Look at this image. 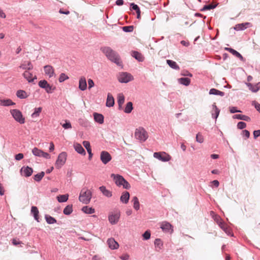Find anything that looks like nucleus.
I'll list each match as a JSON object with an SVG mask.
<instances>
[{
    "label": "nucleus",
    "mask_w": 260,
    "mask_h": 260,
    "mask_svg": "<svg viewBox=\"0 0 260 260\" xmlns=\"http://www.w3.org/2000/svg\"><path fill=\"white\" fill-rule=\"evenodd\" d=\"M209 94L220 95L221 96H223L224 95V92L221 91H220L218 89H216L215 88H211L209 90Z\"/></svg>",
    "instance_id": "obj_33"
},
{
    "label": "nucleus",
    "mask_w": 260,
    "mask_h": 260,
    "mask_svg": "<svg viewBox=\"0 0 260 260\" xmlns=\"http://www.w3.org/2000/svg\"><path fill=\"white\" fill-rule=\"evenodd\" d=\"M100 190L104 196L107 198H110L112 196L111 191L108 190L105 186H101L99 187Z\"/></svg>",
    "instance_id": "obj_22"
},
{
    "label": "nucleus",
    "mask_w": 260,
    "mask_h": 260,
    "mask_svg": "<svg viewBox=\"0 0 260 260\" xmlns=\"http://www.w3.org/2000/svg\"><path fill=\"white\" fill-rule=\"evenodd\" d=\"M246 85L252 92H256L259 90L257 83L252 84L250 83H246Z\"/></svg>",
    "instance_id": "obj_30"
},
{
    "label": "nucleus",
    "mask_w": 260,
    "mask_h": 260,
    "mask_svg": "<svg viewBox=\"0 0 260 260\" xmlns=\"http://www.w3.org/2000/svg\"><path fill=\"white\" fill-rule=\"evenodd\" d=\"M21 175L24 176L26 177H29L31 175L33 170L31 168L27 167H23L20 169V171Z\"/></svg>",
    "instance_id": "obj_14"
},
{
    "label": "nucleus",
    "mask_w": 260,
    "mask_h": 260,
    "mask_svg": "<svg viewBox=\"0 0 260 260\" xmlns=\"http://www.w3.org/2000/svg\"><path fill=\"white\" fill-rule=\"evenodd\" d=\"M132 55L136 59L139 61H143L144 60V57L141 53L136 51H133L132 52Z\"/></svg>",
    "instance_id": "obj_28"
},
{
    "label": "nucleus",
    "mask_w": 260,
    "mask_h": 260,
    "mask_svg": "<svg viewBox=\"0 0 260 260\" xmlns=\"http://www.w3.org/2000/svg\"><path fill=\"white\" fill-rule=\"evenodd\" d=\"M10 113L14 119L20 124L25 123V118L23 117L21 112L17 109H13L10 111Z\"/></svg>",
    "instance_id": "obj_5"
},
{
    "label": "nucleus",
    "mask_w": 260,
    "mask_h": 260,
    "mask_svg": "<svg viewBox=\"0 0 260 260\" xmlns=\"http://www.w3.org/2000/svg\"><path fill=\"white\" fill-rule=\"evenodd\" d=\"M230 111L231 113H235L237 112H241L240 110L237 109L236 107H231L230 108Z\"/></svg>",
    "instance_id": "obj_58"
},
{
    "label": "nucleus",
    "mask_w": 260,
    "mask_h": 260,
    "mask_svg": "<svg viewBox=\"0 0 260 260\" xmlns=\"http://www.w3.org/2000/svg\"><path fill=\"white\" fill-rule=\"evenodd\" d=\"M130 6L131 9L135 10V11H136V10H138V9H139L138 6L134 3H131Z\"/></svg>",
    "instance_id": "obj_60"
},
{
    "label": "nucleus",
    "mask_w": 260,
    "mask_h": 260,
    "mask_svg": "<svg viewBox=\"0 0 260 260\" xmlns=\"http://www.w3.org/2000/svg\"><path fill=\"white\" fill-rule=\"evenodd\" d=\"M121 186L123 188L128 189L131 188L129 183L125 179Z\"/></svg>",
    "instance_id": "obj_57"
},
{
    "label": "nucleus",
    "mask_w": 260,
    "mask_h": 260,
    "mask_svg": "<svg viewBox=\"0 0 260 260\" xmlns=\"http://www.w3.org/2000/svg\"><path fill=\"white\" fill-rule=\"evenodd\" d=\"M160 228L164 232L172 233L173 232L172 225L168 222L164 221L161 223Z\"/></svg>",
    "instance_id": "obj_12"
},
{
    "label": "nucleus",
    "mask_w": 260,
    "mask_h": 260,
    "mask_svg": "<svg viewBox=\"0 0 260 260\" xmlns=\"http://www.w3.org/2000/svg\"><path fill=\"white\" fill-rule=\"evenodd\" d=\"M135 134L136 138L140 142H145L148 138L147 131L142 127L137 128Z\"/></svg>",
    "instance_id": "obj_4"
},
{
    "label": "nucleus",
    "mask_w": 260,
    "mask_h": 260,
    "mask_svg": "<svg viewBox=\"0 0 260 260\" xmlns=\"http://www.w3.org/2000/svg\"><path fill=\"white\" fill-rule=\"evenodd\" d=\"M167 63L170 67L174 70H179L180 69L179 66L173 60L168 59L167 60Z\"/></svg>",
    "instance_id": "obj_32"
},
{
    "label": "nucleus",
    "mask_w": 260,
    "mask_h": 260,
    "mask_svg": "<svg viewBox=\"0 0 260 260\" xmlns=\"http://www.w3.org/2000/svg\"><path fill=\"white\" fill-rule=\"evenodd\" d=\"M91 197V191L87 188H83L80 191L79 200L82 203L88 204L89 203Z\"/></svg>",
    "instance_id": "obj_2"
},
{
    "label": "nucleus",
    "mask_w": 260,
    "mask_h": 260,
    "mask_svg": "<svg viewBox=\"0 0 260 260\" xmlns=\"http://www.w3.org/2000/svg\"><path fill=\"white\" fill-rule=\"evenodd\" d=\"M122 29L123 31L126 32H132L134 30V26L133 25H129V26H123L122 27Z\"/></svg>",
    "instance_id": "obj_49"
},
{
    "label": "nucleus",
    "mask_w": 260,
    "mask_h": 260,
    "mask_svg": "<svg viewBox=\"0 0 260 260\" xmlns=\"http://www.w3.org/2000/svg\"><path fill=\"white\" fill-rule=\"evenodd\" d=\"M23 154L22 153H18L16 154L15 156V158L16 160H20L23 158Z\"/></svg>",
    "instance_id": "obj_59"
},
{
    "label": "nucleus",
    "mask_w": 260,
    "mask_h": 260,
    "mask_svg": "<svg viewBox=\"0 0 260 260\" xmlns=\"http://www.w3.org/2000/svg\"><path fill=\"white\" fill-rule=\"evenodd\" d=\"M252 105L254 106L256 110L260 113V104L257 102L253 101L252 102Z\"/></svg>",
    "instance_id": "obj_56"
},
{
    "label": "nucleus",
    "mask_w": 260,
    "mask_h": 260,
    "mask_svg": "<svg viewBox=\"0 0 260 260\" xmlns=\"http://www.w3.org/2000/svg\"><path fill=\"white\" fill-rule=\"evenodd\" d=\"M74 147L75 151L78 153L83 155L86 154V152L81 144L76 143L74 144Z\"/></svg>",
    "instance_id": "obj_23"
},
{
    "label": "nucleus",
    "mask_w": 260,
    "mask_h": 260,
    "mask_svg": "<svg viewBox=\"0 0 260 260\" xmlns=\"http://www.w3.org/2000/svg\"><path fill=\"white\" fill-rule=\"evenodd\" d=\"M39 86L45 90L48 93H51L55 89V87L51 86L45 80H40L39 82Z\"/></svg>",
    "instance_id": "obj_8"
},
{
    "label": "nucleus",
    "mask_w": 260,
    "mask_h": 260,
    "mask_svg": "<svg viewBox=\"0 0 260 260\" xmlns=\"http://www.w3.org/2000/svg\"><path fill=\"white\" fill-rule=\"evenodd\" d=\"M124 96L122 93H119L118 95V104L120 108L124 102Z\"/></svg>",
    "instance_id": "obj_43"
},
{
    "label": "nucleus",
    "mask_w": 260,
    "mask_h": 260,
    "mask_svg": "<svg viewBox=\"0 0 260 260\" xmlns=\"http://www.w3.org/2000/svg\"><path fill=\"white\" fill-rule=\"evenodd\" d=\"M153 157L163 162H167L171 159V156L166 152H154Z\"/></svg>",
    "instance_id": "obj_10"
},
{
    "label": "nucleus",
    "mask_w": 260,
    "mask_h": 260,
    "mask_svg": "<svg viewBox=\"0 0 260 260\" xmlns=\"http://www.w3.org/2000/svg\"><path fill=\"white\" fill-rule=\"evenodd\" d=\"M212 109L211 111L212 117L216 120L219 116L220 110L217 107L215 103L212 105Z\"/></svg>",
    "instance_id": "obj_19"
},
{
    "label": "nucleus",
    "mask_w": 260,
    "mask_h": 260,
    "mask_svg": "<svg viewBox=\"0 0 260 260\" xmlns=\"http://www.w3.org/2000/svg\"><path fill=\"white\" fill-rule=\"evenodd\" d=\"M83 144L84 146V147L86 148V149L87 150V151L88 152V150L89 151L91 150V148L90 147V143L88 142V141H83Z\"/></svg>",
    "instance_id": "obj_54"
},
{
    "label": "nucleus",
    "mask_w": 260,
    "mask_h": 260,
    "mask_svg": "<svg viewBox=\"0 0 260 260\" xmlns=\"http://www.w3.org/2000/svg\"><path fill=\"white\" fill-rule=\"evenodd\" d=\"M45 173L41 172L34 176V180L37 182L40 181L43 177L44 176Z\"/></svg>",
    "instance_id": "obj_46"
},
{
    "label": "nucleus",
    "mask_w": 260,
    "mask_h": 260,
    "mask_svg": "<svg viewBox=\"0 0 260 260\" xmlns=\"http://www.w3.org/2000/svg\"><path fill=\"white\" fill-rule=\"evenodd\" d=\"M151 236L150 232L148 231H146L144 232V233L143 234V237L144 240H148L150 239Z\"/></svg>",
    "instance_id": "obj_55"
},
{
    "label": "nucleus",
    "mask_w": 260,
    "mask_h": 260,
    "mask_svg": "<svg viewBox=\"0 0 260 260\" xmlns=\"http://www.w3.org/2000/svg\"><path fill=\"white\" fill-rule=\"evenodd\" d=\"M31 213L33 215V216L36 220L38 222H40L39 217V210L37 207L32 206L31 208Z\"/></svg>",
    "instance_id": "obj_27"
},
{
    "label": "nucleus",
    "mask_w": 260,
    "mask_h": 260,
    "mask_svg": "<svg viewBox=\"0 0 260 260\" xmlns=\"http://www.w3.org/2000/svg\"><path fill=\"white\" fill-rule=\"evenodd\" d=\"M132 202H133V207L136 210H138L140 209V204L138 198L136 196L134 197L132 199Z\"/></svg>",
    "instance_id": "obj_34"
},
{
    "label": "nucleus",
    "mask_w": 260,
    "mask_h": 260,
    "mask_svg": "<svg viewBox=\"0 0 260 260\" xmlns=\"http://www.w3.org/2000/svg\"><path fill=\"white\" fill-rule=\"evenodd\" d=\"M23 76L28 82H31L34 81V79H32V74L27 71H25L24 72Z\"/></svg>",
    "instance_id": "obj_37"
},
{
    "label": "nucleus",
    "mask_w": 260,
    "mask_h": 260,
    "mask_svg": "<svg viewBox=\"0 0 260 260\" xmlns=\"http://www.w3.org/2000/svg\"><path fill=\"white\" fill-rule=\"evenodd\" d=\"M133 109V103L131 102H129L126 104L124 111L126 113H130Z\"/></svg>",
    "instance_id": "obj_42"
},
{
    "label": "nucleus",
    "mask_w": 260,
    "mask_h": 260,
    "mask_svg": "<svg viewBox=\"0 0 260 260\" xmlns=\"http://www.w3.org/2000/svg\"><path fill=\"white\" fill-rule=\"evenodd\" d=\"M216 7H217V5L210 4V5H205L203 7V8L201 9V11H206V10H209L213 9L215 8Z\"/></svg>",
    "instance_id": "obj_48"
},
{
    "label": "nucleus",
    "mask_w": 260,
    "mask_h": 260,
    "mask_svg": "<svg viewBox=\"0 0 260 260\" xmlns=\"http://www.w3.org/2000/svg\"><path fill=\"white\" fill-rule=\"evenodd\" d=\"M45 74L48 75L49 78L53 76L54 75V71L53 67L50 65H46L44 67Z\"/></svg>",
    "instance_id": "obj_17"
},
{
    "label": "nucleus",
    "mask_w": 260,
    "mask_h": 260,
    "mask_svg": "<svg viewBox=\"0 0 260 260\" xmlns=\"http://www.w3.org/2000/svg\"><path fill=\"white\" fill-rule=\"evenodd\" d=\"M64 129H69L72 128V125L69 121L66 120V122L62 125Z\"/></svg>",
    "instance_id": "obj_53"
},
{
    "label": "nucleus",
    "mask_w": 260,
    "mask_h": 260,
    "mask_svg": "<svg viewBox=\"0 0 260 260\" xmlns=\"http://www.w3.org/2000/svg\"><path fill=\"white\" fill-rule=\"evenodd\" d=\"M107 244L109 248L111 249H116L119 247L118 243L114 240V238H110L107 240Z\"/></svg>",
    "instance_id": "obj_16"
},
{
    "label": "nucleus",
    "mask_w": 260,
    "mask_h": 260,
    "mask_svg": "<svg viewBox=\"0 0 260 260\" xmlns=\"http://www.w3.org/2000/svg\"><path fill=\"white\" fill-rule=\"evenodd\" d=\"M93 117L95 121L99 124H102L104 122V116L102 114L98 113H93Z\"/></svg>",
    "instance_id": "obj_25"
},
{
    "label": "nucleus",
    "mask_w": 260,
    "mask_h": 260,
    "mask_svg": "<svg viewBox=\"0 0 260 260\" xmlns=\"http://www.w3.org/2000/svg\"><path fill=\"white\" fill-rule=\"evenodd\" d=\"M233 118L234 119H240L246 121H250L251 120L249 116L242 114H235L233 115Z\"/></svg>",
    "instance_id": "obj_29"
},
{
    "label": "nucleus",
    "mask_w": 260,
    "mask_h": 260,
    "mask_svg": "<svg viewBox=\"0 0 260 260\" xmlns=\"http://www.w3.org/2000/svg\"><path fill=\"white\" fill-rule=\"evenodd\" d=\"M73 212L72 205H68L63 209V213L64 214L69 215H70Z\"/></svg>",
    "instance_id": "obj_38"
},
{
    "label": "nucleus",
    "mask_w": 260,
    "mask_h": 260,
    "mask_svg": "<svg viewBox=\"0 0 260 260\" xmlns=\"http://www.w3.org/2000/svg\"><path fill=\"white\" fill-rule=\"evenodd\" d=\"M225 49L228 51L229 52L231 53L232 54H233L237 58H239L240 60H241V61L244 60V58L242 56V55L239 52L234 50V49L231 48H225Z\"/></svg>",
    "instance_id": "obj_21"
},
{
    "label": "nucleus",
    "mask_w": 260,
    "mask_h": 260,
    "mask_svg": "<svg viewBox=\"0 0 260 260\" xmlns=\"http://www.w3.org/2000/svg\"><path fill=\"white\" fill-rule=\"evenodd\" d=\"M154 245L157 251L161 250L163 246V242L159 238H157L154 241Z\"/></svg>",
    "instance_id": "obj_31"
},
{
    "label": "nucleus",
    "mask_w": 260,
    "mask_h": 260,
    "mask_svg": "<svg viewBox=\"0 0 260 260\" xmlns=\"http://www.w3.org/2000/svg\"><path fill=\"white\" fill-rule=\"evenodd\" d=\"M260 136V130H256L253 132V137L254 139L257 138Z\"/></svg>",
    "instance_id": "obj_63"
},
{
    "label": "nucleus",
    "mask_w": 260,
    "mask_h": 260,
    "mask_svg": "<svg viewBox=\"0 0 260 260\" xmlns=\"http://www.w3.org/2000/svg\"><path fill=\"white\" fill-rule=\"evenodd\" d=\"M179 83L185 86H188L190 84V80L188 78L182 77L178 79Z\"/></svg>",
    "instance_id": "obj_35"
},
{
    "label": "nucleus",
    "mask_w": 260,
    "mask_h": 260,
    "mask_svg": "<svg viewBox=\"0 0 260 260\" xmlns=\"http://www.w3.org/2000/svg\"><path fill=\"white\" fill-rule=\"evenodd\" d=\"M100 50L109 60L117 66L122 67V62L119 54L116 51L109 46L102 47Z\"/></svg>",
    "instance_id": "obj_1"
},
{
    "label": "nucleus",
    "mask_w": 260,
    "mask_h": 260,
    "mask_svg": "<svg viewBox=\"0 0 260 260\" xmlns=\"http://www.w3.org/2000/svg\"><path fill=\"white\" fill-rule=\"evenodd\" d=\"M250 26L251 24L249 22L239 23L235 25L234 29L237 31L243 30Z\"/></svg>",
    "instance_id": "obj_15"
},
{
    "label": "nucleus",
    "mask_w": 260,
    "mask_h": 260,
    "mask_svg": "<svg viewBox=\"0 0 260 260\" xmlns=\"http://www.w3.org/2000/svg\"><path fill=\"white\" fill-rule=\"evenodd\" d=\"M19 68L27 70H31L33 68V66L30 61H24L19 66Z\"/></svg>",
    "instance_id": "obj_18"
},
{
    "label": "nucleus",
    "mask_w": 260,
    "mask_h": 260,
    "mask_svg": "<svg viewBox=\"0 0 260 260\" xmlns=\"http://www.w3.org/2000/svg\"><path fill=\"white\" fill-rule=\"evenodd\" d=\"M100 159L104 165H106L112 159V157L108 152L102 151L101 152Z\"/></svg>",
    "instance_id": "obj_11"
},
{
    "label": "nucleus",
    "mask_w": 260,
    "mask_h": 260,
    "mask_svg": "<svg viewBox=\"0 0 260 260\" xmlns=\"http://www.w3.org/2000/svg\"><path fill=\"white\" fill-rule=\"evenodd\" d=\"M43 151L42 150L38 149L37 147H35L32 150V154L36 156L41 157L42 155Z\"/></svg>",
    "instance_id": "obj_44"
},
{
    "label": "nucleus",
    "mask_w": 260,
    "mask_h": 260,
    "mask_svg": "<svg viewBox=\"0 0 260 260\" xmlns=\"http://www.w3.org/2000/svg\"><path fill=\"white\" fill-rule=\"evenodd\" d=\"M111 177L113 179L115 184L118 186H121L125 180L122 176L118 174L115 175L114 174H112L111 175Z\"/></svg>",
    "instance_id": "obj_13"
},
{
    "label": "nucleus",
    "mask_w": 260,
    "mask_h": 260,
    "mask_svg": "<svg viewBox=\"0 0 260 260\" xmlns=\"http://www.w3.org/2000/svg\"><path fill=\"white\" fill-rule=\"evenodd\" d=\"M67 157V154L65 152H62L60 153L56 160L55 167L59 169L61 168L64 164L66 163Z\"/></svg>",
    "instance_id": "obj_6"
},
{
    "label": "nucleus",
    "mask_w": 260,
    "mask_h": 260,
    "mask_svg": "<svg viewBox=\"0 0 260 260\" xmlns=\"http://www.w3.org/2000/svg\"><path fill=\"white\" fill-rule=\"evenodd\" d=\"M42 108L41 107L36 108L34 109V112L32 113L31 116L32 118H36L39 116L41 112Z\"/></svg>",
    "instance_id": "obj_45"
},
{
    "label": "nucleus",
    "mask_w": 260,
    "mask_h": 260,
    "mask_svg": "<svg viewBox=\"0 0 260 260\" xmlns=\"http://www.w3.org/2000/svg\"><path fill=\"white\" fill-rule=\"evenodd\" d=\"M246 124L244 122L240 121V122H239L237 124V127L240 129H244V128L246 127Z\"/></svg>",
    "instance_id": "obj_52"
},
{
    "label": "nucleus",
    "mask_w": 260,
    "mask_h": 260,
    "mask_svg": "<svg viewBox=\"0 0 260 260\" xmlns=\"http://www.w3.org/2000/svg\"><path fill=\"white\" fill-rule=\"evenodd\" d=\"M14 104V103H13L11 100L9 99L4 100L1 101V105L4 106H9Z\"/></svg>",
    "instance_id": "obj_47"
},
{
    "label": "nucleus",
    "mask_w": 260,
    "mask_h": 260,
    "mask_svg": "<svg viewBox=\"0 0 260 260\" xmlns=\"http://www.w3.org/2000/svg\"><path fill=\"white\" fill-rule=\"evenodd\" d=\"M122 260H128L129 258V255L128 254H124L120 256Z\"/></svg>",
    "instance_id": "obj_64"
},
{
    "label": "nucleus",
    "mask_w": 260,
    "mask_h": 260,
    "mask_svg": "<svg viewBox=\"0 0 260 260\" xmlns=\"http://www.w3.org/2000/svg\"><path fill=\"white\" fill-rule=\"evenodd\" d=\"M88 88L90 89L94 86V83L93 80L91 79L88 80Z\"/></svg>",
    "instance_id": "obj_62"
},
{
    "label": "nucleus",
    "mask_w": 260,
    "mask_h": 260,
    "mask_svg": "<svg viewBox=\"0 0 260 260\" xmlns=\"http://www.w3.org/2000/svg\"><path fill=\"white\" fill-rule=\"evenodd\" d=\"M114 105V99L112 95L110 93H108L107 95V99L106 101V106L108 107H113Z\"/></svg>",
    "instance_id": "obj_26"
},
{
    "label": "nucleus",
    "mask_w": 260,
    "mask_h": 260,
    "mask_svg": "<svg viewBox=\"0 0 260 260\" xmlns=\"http://www.w3.org/2000/svg\"><path fill=\"white\" fill-rule=\"evenodd\" d=\"M57 201L60 203L66 202L68 201L69 195L68 194L57 196Z\"/></svg>",
    "instance_id": "obj_41"
},
{
    "label": "nucleus",
    "mask_w": 260,
    "mask_h": 260,
    "mask_svg": "<svg viewBox=\"0 0 260 260\" xmlns=\"http://www.w3.org/2000/svg\"><path fill=\"white\" fill-rule=\"evenodd\" d=\"M45 218L48 224H53L56 222V220L53 217L49 215H45Z\"/></svg>",
    "instance_id": "obj_40"
},
{
    "label": "nucleus",
    "mask_w": 260,
    "mask_h": 260,
    "mask_svg": "<svg viewBox=\"0 0 260 260\" xmlns=\"http://www.w3.org/2000/svg\"><path fill=\"white\" fill-rule=\"evenodd\" d=\"M120 213L118 210L111 212L108 217V219L110 223L112 224H116L120 218Z\"/></svg>",
    "instance_id": "obj_9"
},
{
    "label": "nucleus",
    "mask_w": 260,
    "mask_h": 260,
    "mask_svg": "<svg viewBox=\"0 0 260 260\" xmlns=\"http://www.w3.org/2000/svg\"><path fill=\"white\" fill-rule=\"evenodd\" d=\"M79 88L82 90L84 91L87 88V83L85 77H81L79 82Z\"/></svg>",
    "instance_id": "obj_20"
},
{
    "label": "nucleus",
    "mask_w": 260,
    "mask_h": 260,
    "mask_svg": "<svg viewBox=\"0 0 260 260\" xmlns=\"http://www.w3.org/2000/svg\"><path fill=\"white\" fill-rule=\"evenodd\" d=\"M82 211L86 213V214H92L95 212V210L94 208L92 207H89L88 206H84L82 208Z\"/></svg>",
    "instance_id": "obj_36"
},
{
    "label": "nucleus",
    "mask_w": 260,
    "mask_h": 260,
    "mask_svg": "<svg viewBox=\"0 0 260 260\" xmlns=\"http://www.w3.org/2000/svg\"><path fill=\"white\" fill-rule=\"evenodd\" d=\"M204 140V137L202 134L200 133H198L196 135V141L200 143H202Z\"/></svg>",
    "instance_id": "obj_50"
},
{
    "label": "nucleus",
    "mask_w": 260,
    "mask_h": 260,
    "mask_svg": "<svg viewBox=\"0 0 260 260\" xmlns=\"http://www.w3.org/2000/svg\"><path fill=\"white\" fill-rule=\"evenodd\" d=\"M213 218L215 221L219 225V226L229 236H233L230 229L227 226L226 224L222 221L221 217L217 215H214Z\"/></svg>",
    "instance_id": "obj_3"
},
{
    "label": "nucleus",
    "mask_w": 260,
    "mask_h": 260,
    "mask_svg": "<svg viewBox=\"0 0 260 260\" xmlns=\"http://www.w3.org/2000/svg\"><path fill=\"white\" fill-rule=\"evenodd\" d=\"M118 81L120 83H127L133 80V76L127 72H122L119 73L118 77Z\"/></svg>",
    "instance_id": "obj_7"
},
{
    "label": "nucleus",
    "mask_w": 260,
    "mask_h": 260,
    "mask_svg": "<svg viewBox=\"0 0 260 260\" xmlns=\"http://www.w3.org/2000/svg\"><path fill=\"white\" fill-rule=\"evenodd\" d=\"M120 201L124 204H127L129 199V193L127 191L123 192L120 197Z\"/></svg>",
    "instance_id": "obj_24"
},
{
    "label": "nucleus",
    "mask_w": 260,
    "mask_h": 260,
    "mask_svg": "<svg viewBox=\"0 0 260 260\" xmlns=\"http://www.w3.org/2000/svg\"><path fill=\"white\" fill-rule=\"evenodd\" d=\"M243 136L245 137L246 138H248L250 136V133L248 130L245 129L243 132Z\"/></svg>",
    "instance_id": "obj_61"
},
{
    "label": "nucleus",
    "mask_w": 260,
    "mask_h": 260,
    "mask_svg": "<svg viewBox=\"0 0 260 260\" xmlns=\"http://www.w3.org/2000/svg\"><path fill=\"white\" fill-rule=\"evenodd\" d=\"M16 95L18 98L23 99L27 98V95L26 92L24 90H19L17 91Z\"/></svg>",
    "instance_id": "obj_39"
},
{
    "label": "nucleus",
    "mask_w": 260,
    "mask_h": 260,
    "mask_svg": "<svg viewBox=\"0 0 260 260\" xmlns=\"http://www.w3.org/2000/svg\"><path fill=\"white\" fill-rule=\"evenodd\" d=\"M68 79H69V77L67 75L64 73H61L59 76L58 80L59 82L61 83Z\"/></svg>",
    "instance_id": "obj_51"
}]
</instances>
